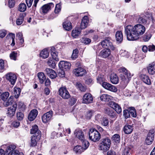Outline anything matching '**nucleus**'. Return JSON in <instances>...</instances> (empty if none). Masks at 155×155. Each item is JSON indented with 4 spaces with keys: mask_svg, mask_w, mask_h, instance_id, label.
Returning <instances> with one entry per match:
<instances>
[{
    "mask_svg": "<svg viewBox=\"0 0 155 155\" xmlns=\"http://www.w3.org/2000/svg\"><path fill=\"white\" fill-rule=\"evenodd\" d=\"M146 30L145 27L140 24L134 26L128 25L125 27V34L129 41H134L139 38L140 35L144 33Z\"/></svg>",
    "mask_w": 155,
    "mask_h": 155,
    "instance_id": "f257e3e1",
    "label": "nucleus"
},
{
    "mask_svg": "<svg viewBox=\"0 0 155 155\" xmlns=\"http://www.w3.org/2000/svg\"><path fill=\"white\" fill-rule=\"evenodd\" d=\"M89 138L92 141L96 142L101 138V135L97 130L91 128L89 132Z\"/></svg>",
    "mask_w": 155,
    "mask_h": 155,
    "instance_id": "f03ea898",
    "label": "nucleus"
},
{
    "mask_svg": "<svg viewBox=\"0 0 155 155\" xmlns=\"http://www.w3.org/2000/svg\"><path fill=\"white\" fill-rule=\"evenodd\" d=\"M101 45L103 48H108L114 50L115 48L111 42V40L109 38H106L101 42Z\"/></svg>",
    "mask_w": 155,
    "mask_h": 155,
    "instance_id": "7ed1b4c3",
    "label": "nucleus"
},
{
    "mask_svg": "<svg viewBox=\"0 0 155 155\" xmlns=\"http://www.w3.org/2000/svg\"><path fill=\"white\" fill-rule=\"evenodd\" d=\"M120 70L121 72L124 74L121 77L122 81L125 84H127L130 81V78L131 77L130 73L124 68H121Z\"/></svg>",
    "mask_w": 155,
    "mask_h": 155,
    "instance_id": "20e7f679",
    "label": "nucleus"
},
{
    "mask_svg": "<svg viewBox=\"0 0 155 155\" xmlns=\"http://www.w3.org/2000/svg\"><path fill=\"white\" fill-rule=\"evenodd\" d=\"M58 94L62 98L65 99H67L70 97V95L65 87L60 88L58 91Z\"/></svg>",
    "mask_w": 155,
    "mask_h": 155,
    "instance_id": "39448f33",
    "label": "nucleus"
},
{
    "mask_svg": "<svg viewBox=\"0 0 155 155\" xmlns=\"http://www.w3.org/2000/svg\"><path fill=\"white\" fill-rule=\"evenodd\" d=\"M5 77L6 79L11 84L14 85L17 79L15 74L12 72L8 73L5 75Z\"/></svg>",
    "mask_w": 155,
    "mask_h": 155,
    "instance_id": "423d86ee",
    "label": "nucleus"
},
{
    "mask_svg": "<svg viewBox=\"0 0 155 155\" xmlns=\"http://www.w3.org/2000/svg\"><path fill=\"white\" fill-rule=\"evenodd\" d=\"M154 134L153 130H151L148 133L145 139V143L148 145L151 144L154 139Z\"/></svg>",
    "mask_w": 155,
    "mask_h": 155,
    "instance_id": "0eeeda50",
    "label": "nucleus"
},
{
    "mask_svg": "<svg viewBox=\"0 0 155 155\" xmlns=\"http://www.w3.org/2000/svg\"><path fill=\"white\" fill-rule=\"evenodd\" d=\"M58 65L60 69L64 70L65 69L67 71L69 70L71 66V64L70 63L64 61L60 62Z\"/></svg>",
    "mask_w": 155,
    "mask_h": 155,
    "instance_id": "6e6552de",
    "label": "nucleus"
},
{
    "mask_svg": "<svg viewBox=\"0 0 155 155\" xmlns=\"http://www.w3.org/2000/svg\"><path fill=\"white\" fill-rule=\"evenodd\" d=\"M93 97L90 93L85 94L83 96V103L86 104H89L93 102Z\"/></svg>",
    "mask_w": 155,
    "mask_h": 155,
    "instance_id": "1a4fd4ad",
    "label": "nucleus"
},
{
    "mask_svg": "<svg viewBox=\"0 0 155 155\" xmlns=\"http://www.w3.org/2000/svg\"><path fill=\"white\" fill-rule=\"evenodd\" d=\"M102 86L105 89L111 91L116 92L117 91V89L116 87L112 84L106 82H103Z\"/></svg>",
    "mask_w": 155,
    "mask_h": 155,
    "instance_id": "9d476101",
    "label": "nucleus"
},
{
    "mask_svg": "<svg viewBox=\"0 0 155 155\" xmlns=\"http://www.w3.org/2000/svg\"><path fill=\"white\" fill-rule=\"evenodd\" d=\"M53 112L50 111L44 114L42 117V120L43 122L46 123L49 121L52 117Z\"/></svg>",
    "mask_w": 155,
    "mask_h": 155,
    "instance_id": "9b49d317",
    "label": "nucleus"
},
{
    "mask_svg": "<svg viewBox=\"0 0 155 155\" xmlns=\"http://www.w3.org/2000/svg\"><path fill=\"white\" fill-rule=\"evenodd\" d=\"M17 106V103H15L8 108L7 113V116L10 117H12L15 115Z\"/></svg>",
    "mask_w": 155,
    "mask_h": 155,
    "instance_id": "f8f14e48",
    "label": "nucleus"
},
{
    "mask_svg": "<svg viewBox=\"0 0 155 155\" xmlns=\"http://www.w3.org/2000/svg\"><path fill=\"white\" fill-rule=\"evenodd\" d=\"M109 105L114 109L118 114H119L121 112V108L118 104L114 102L111 101L109 102Z\"/></svg>",
    "mask_w": 155,
    "mask_h": 155,
    "instance_id": "ddd939ff",
    "label": "nucleus"
},
{
    "mask_svg": "<svg viewBox=\"0 0 155 155\" xmlns=\"http://www.w3.org/2000/svg\"><path fill=\"white\" fill-rule=\"evenodd\" d=\"M54 6V5L52 3H49L42 6L41 8V11L43 14H45L51 9V8H53Z\"/></svg>",
    "mask_w": 155,
    "mask_h": 155,
    "instance_id": "4468645a",
    "label": "nucleus"
},
{
    "mask_svg": "<svg viewBox=\"0 0 155 155\" xmlns=\"http://www.w3.org/2000/svg\"><path fill=\"white\" fill-rule=\"evenodd\" d=\"M30 133L33 134V136H37L38 138L41 136V131L38 130V126L36 125H35L32 127Z\"/></svg>",
    "mask_w": 155,
    "mask_h": 155,
    "instance_id": "2eb2a0df",
    "label": "nucleus"
},
{
    "mask_svg": "<svg viewBox=\"0 0 155 155\" xmlns=\"http://www.w3.org/2000/svg\"><path fill=\"white\" fill-rule=\"evenodd\" d=\"M86 72V70L80 67L75 69L74 73L77 76H82L85 75Z\"/></svg>",
    "mask_w": 155,
    "mask_h": 155,
    "instance_id": "dca6fc26",
    "label": "nucleus"
},
{
    "mask_svg": "<svg viewBox=\"0 0 155 155\" xmlns=\"http://www.w3.org/2000/svg\"><path fill=\"white\" fill-rule=\"evenodd\" d=\"M89 22L87 16H84L82 18L81 24L80 28L81 29L85 28L88 25Z\"/></svg>",
    "mask_w": 155,
    "mask_h": 155,
    "instance_id": "f3484780",
    "label": "nucleus"
},
{
    "mask_svg": "<svg viewBox=\"0 0 155 155\" xmlns=\"http://www.w3.org/2000/svg\"><path fill=\"white\" fill-rule=\"evenodd\" d=\"M38 114V112L37 110L33 109L31 110L29 113L28 118L30 121H33L36 117Z\"/></svg>",
    "mask_w": 155,
    "mask_h": 155,
    "instance_id": "a211bd4d",
    "label": "nucleus"
},
{
    "mask_svg": "<svg viewBox=\"0 0 155 155\" xmlns=\"http://www.w3.org/2000/svg\"><path fill=\"white\" fill-rule=\"evenodd\" d=\"M134 128V126L133 125L126 124L124 126L123 131L125 134H129L132 132Z\"/></svg>",
    "mask_w": 155,
    "mask_h": 155,
    "instance_id": "6ab92c4d",
    "label": "nucleus"
},
{
    "mask_svg": "<svg viewBox=\"0 0 155 155\" xmlns=\"http://www.w3.org/2000/svg\"><path fill=\"white\" fill-rule=\"evenodd\" d=\"M140 78L142 81L145 84L148 85H150L151 84V80L149 77L146 74H141Z\"/></svg>",
    "mask_w": 155,
    "mask_h": 155,
    "instance_id": "aec40b11",
    "label": "nucleus"
},
{
    "mask_svg": "<svg viewBox=\"0 0 155 155\" xmlns=\"http://www.w3.org/2000/svg\"><path fill=\"white\" fill-rule=\"evenodd\" d=\"M110 53V49L105 48L101 51L100 53V54L102 58H106L109 56Z\"/></svg>",
    "mask_w": 155,
    "mask_h": 155,
    "instance_id": "412c9836",
    "label": "nucleus"
},
{
    "mask_svg": "<svg viewBox=\"0 0 155 155\" xmlns=\"http://www.w3.org/2000/svg\"><path fill=\"white\" fill-rule=\"evenodd\" d=\"M148 73L151 75L155 73V63H153L149 64L147 67Z\"/></svg>",
    "mask_w": 155,
    "mask_h": 155,
    "instance_id": "4be33fe9",
    "label": "nucleus"
},
{
    "mask_svg": "<svg viewBox=\"0 0 155 155\" xmlns=\"http://www.w3.org/2000/svg\"><path fill=\"white\" fill-rule=\"evenodd\" d=\"M51 54L54 60L57 61H59V58H58V53L56 51L55 48L54 47L51 48Z\"/></svg>",
    "mask_w": 155,
    "mask_h": 155,
    "instance_id": "5701e85b",
    "label": "nucleus"
},
{
    "mask_svg": "<svg viewBox=\"0 0 155 155\" xmlns=\"http://www.w3.org/2000/svg\"><path fill=\"white\" fill-rule=\"evenodd\" d=\"M63 26L64 28L67 31H69L71 30L72 28L71 23L67 20L63 22Z\"/></svg>",
    "mask_w": 155,
    "mask_h": 155,
    "instance_id": "b1692460",
    "label": "nucleus"
},
{
    "mask_svg": "<svg viewBox=\"0 0 155 155\" xmlns=\"http://www.w3.org/2000/svg\"><path fill=\"white\" fill-rule=\"evenodd\" d=\"M76 136L81 141L84 140L85 137L83 132L81 130H76Z\"/></svg>",
    "mask_w": 155,
    "mask_h": 155,
    "instance_id": "393cba45",
    "label": "nucleus"
},
{
    "mask_svg": "<svg viewBox=\"0 0 155 155\" xmlns=\"http://www.w3.org/2000/svg\"><path fill=\"white\" fill-rule=\"evenodd\" d=\"M138 22L140 23L146 24L147 23V16L144 15H141L139 16L137 20Z\"/></svg>",
    "mask_w": 155,
    "mask_h": 155,
    "instance_id": "a878e982",
    "label": "nucleus"
},
{
    "mask_svg": "<svg viewBox=\"0 0 155 155\" xmlns=\"http://www.w3.org/2000/svg\"><path fill=\"white\" fill-rule=\"evenodd\" d=\"M26 15L25 13L20 14L19 17L16 20V24L18 25H20L23 23L24 20V17Z\"/></svg>",
    "mask_w": 155,
    "mask_h": 155,
    "instance_id": "bb28decb",
    "label": "nucleus"
},
{
    "mask_svg": "<svg viewBox=\"0 0 155 155\" xmlns=\"http://www.w3.org/2000/svg\"><path fill=\"white\" fill-rule=\"evenodd\" d=\"M115 38L117 41L121 42L123 40V35L121 31H118L116 33Z\"/></svg>",
    "mask_w": 155,
    "mask_h": 155,
    "instance_id": "cd10ccee",
    "label": "nucleus"
},
{
    "mask_svg": "<svg viewBox=\"0 0 155 155\" xmlns=\"http://www.w3.org/2000/svg\"><path fill=\"white\" fill-rule=\"evenodd\" d=\"M41 137H40L38 138L37 136H32L31 138V146L32 147L36 146L37 144V141L40 139Z\"/></svg>",
    "mask_w": 155,
    "mask_h": 155,
    "instance_id": "c85d7f7f",
    "label": "nucleus"
},
{
    "mask_svg": "<svg viewBox=\"0 0 155 155\" xmlns=\"http://www.w3.org/2000/svg\"><path fill=\"white\" fill-rule=\"evenodd\" d=\"M81 28L79 27L76 28L74 30L72 31V35L75 38L77 37L80 34L81 31Z\"/></svg>",
    "mask_w": 155,
    "mask_h": 155,
    "instance_id": "c756f323",
    "label": "nucleus"
},
{
    "mask_svg": "<svg viewBox=\"0 0 155 155\" xmlns=\"http://www.w3.org/2000/svg\"><path fill=\"white\" fill-rule=\"evenodd\" d=\"M38 77L39 82L41 84H43L46 79L44 74L42 72H39L38 74Z\"/></svg>",
    "mask_w": 155,
    "mask_h": 155,
    "instance_id": "7c9ffc66",
    "label": "nucleus"
},
{
    "mask_svg": "<svg viewBox=\"0 0 155 155\" xmlns=\"http://www.w3.org/2000/svg\"><path fill=\"white\" fill-rule=\"evenodd\" d=\"M100 98L101 101L105 102L109 101L112 98L111 96L107 94H102L100 96Z\"/></svg>",
    "mask_w": 155,
    "mask_h": 155,
    "instance_id": "2f4dec72",
    "label": "nucleus"
},
{
    "mask_svg": "<svg viewBox=\"0 0 155 155\" xmlns=\"http://www.w3.org/2000/svg\"><path fill=\"white\" fill-rule=\"evenodd\" d=\"M110 81L114 84H117L119 81L118 78L116 74H112L110 77Z\"/></svg>",
    "mask_w": 155,
    "mask_h": 155,
    "instance_id": "473e14b6",
    "label": "nucleus"
},
{
    "mask_svg": "<svg viewBox=\"0 0 155 155\" xmlns=\"http://www.w3.org/2000/svg\"><path fill=\"white\" fill-rule=\"evenodd\" d=\"M105 112L106 114L110 116L112 118L114 117L115 116V112L113 110L109 108H106L105 109Z\"/></svg>",
    "mask_w": 155,
    "mask_h": 155,
    "instance_id": "72a5a7b5",
    "label": "nucleus"
},
{
    "mask_svg": "<svg viewBox=\"0 0 155 155\" xmlns=\"http://www.w3.org/2000/svg\"><path fill=\"white\" fill-rule=\"evenodd\" d=\"M16 146L15 145H11L8 146L6 150V155H8L13 150L16 148Z\"/></svg>",
    "mask_w": 155,
    "mask_h": 155,
    "instance_id": "f704fd0d",
    "label": "nucleus"
},
{
    "mask_svg": "<svg viewBox=\"0 0 155 155\" xmlns=\"http://www.w3.org/2000/svg\"><path fill=\"white\" fill-rule=\"evenodd\" d=\"M99 149L102 150L103 152H106L108 150L110 147L104 144L101 143L99 145Z\"/></svg>",
    "mask_w": 155,
    "mask_h": 155,
    "instance_id": "c9c22d12",
    "label": "nucleus"
},
{
    "mask_svg": "<svg viewBox=\"0 0 155 155\" xmlns=\"http://www.w3.org/2000/svg\"><path fill=\"white\" fill-rule=\"evenodd\" d=\"M49 55V52L46 49L42 50L40 54V56L43 58H47L48 57Z\"/></svg>",
    "mask_w": 155,
    "mask_h": 155,
    "instance_id": "e433bc0d",
    "label": "nucleus"
},
{
    "mask_svg": "<svg viewBox=\"0 0 155 155\" xmlns=\"http://www.w3.org/2000/svg\"><path fill=\"white\" fill-rule=\"evenodd\" d=\"M101 143L105 145L110 147L111 144V141L110 139L108 137H106L102 139L101 140Z\"/></svg>",
    "mask_w": 155,
    "mask_h": 155,
    "instance_id": "4c0bfd02",
    "label": "nucleus"
},
{
    "mask_svg": "<svg viewBox=\"0 0 155 155\" xmlns=\"http://www.w3.org/2000/svg\"><path fill=\"white\" fill-rule=\"evenodd\" d=\"M74 150L76 153H81L84 150V149L81 146L78 145L74 147Z\"/></svg>",
    "mask_w": 155,
    "mask_h": 155,
    "instance_id": "58836bf2",
    "label": "nucleus"
},
{
    "mask_svg": "<svg viewBox=\"0 0 155 155\" xmlns=\"http://www.w3.org/2000/svg\"><path fill=\"white\" fill-rule=\"evenodd\" d=\"M18 108L20 110L24 111L26 109V106L24 104L21 102H19L18 104Z\"/></svg>",
    "mask_w": 155,
    "mask_h": 155,
    "instance_id": "ea45409f",
    "label": "nucleus"
},
{
    "mask_svg": "<svg viewBox=\"0 0 155 155\" xmlns=\"http://www.w3.org/2000/svg\"><path fill=\"white\" fill-rule=\"evenodd\" d=\"M76 86L81 91L84 92L86 90V87L79 82L77 83Z\"/></svg>",
    "mask_w": 155,
    "mask_h": 155,
    "instance_id": "a19ab883",
    "label": "nucleus"
},
{
    "mask_svg": "<svg viewBox=\"0 0 155 155\" xmlns=\"http://www.w3.org/2000/svg\"><path fill=\"white\" fill-rule=\"evenodd\" d=\"M27 9V6L25 4L21 3L19 5L18 10L20 12H24Z\"/></svg>",
    "mask_w": 155,
    "mask_h": 155,
    "instance_id": "79ce46f5",
    "label": "nucleus"
},
{
    "mask_svg": "<svg viewBox=\"0 0 155 155\" xmlns=\"http://www.w3.org/2000/svg\"><path fill=\"white\" fill-rule=\"evenodd\" d=\"M54 59H50L48 61L47 63L48 65L52 68H54L56 66V63Z\"/></svg>",
    "mask_w": 155,
    "mask_h": 155,
    "instance_id": "37998d69",
    "label": "nucleus"
},
{
    "mask_svg": "<svg viewBox=\"0 0 155 155\" xmlns=\"http://www.w3.org/2000/svg\"><path fill=\"white\" fill-rule=\"evenodd\" d=\"M9 36L10 37V38L12 40V42L11 44V45L13 46L15 45V35L13 33H9L7 36H6V38L7 37Z\"/></svg>",
    "mask_w": 155,
    "mask_h": 155,
    "instance_id": "c03bdc74",
    "label": "nucleus"
},
{
    "mask_svg": "<svg viewBox=\"0 0 155 155\" xmlns=\"http://www.w3.org/2000/svg\"><path fill=\"white\" fill-rule=\"evenodd\" d=\"M21 92V89L19 87L15 88L14 91V94H15V97L17 98L18 97Z\"/></svg>",
    "mask_w": 155,
    "mask_h": 155,
    "instance_id": "a18cd8bd",
    "label": "nucleus"
},
{
    "mask_svg": "<svg viewBox=\"0 0 155 155\" xmlns=\"http://www.w3.org/2000/svg\"><path fill=\"white\" fill-rule=\"evenodd\" d=\"M112 139L116 143H118L120 140V137L118 134H115L112 137Z\"/></svg>",
    "mask_w": 155,
    "mask_h": 155,
    "instance_id": "49530a36",
    "label": "nucleus"
},
{
    "mask_svg": "<svg viewBox=\"0 0 155 155\" xmlns=\"http://www.w3.org/2000/svg\"><path fill=\"white\" fill-rule=\"evenodd\" d=\"M78 51L77 49H75L73 51L71 58L72 60H74L77 58L78 56Z\"/></svg>",
    "mask_w": 155,
    "mask_h": 155,
    "instance_id": "de8ad7c7",
    "label": "nucleus"
},
{
    "mask_svg": "<svg viewBox=\"0 0 155 155\" xmlns=\"http://www.w3.org/2000/svg\"><path fill=\"white\" fill-rule=\"evenodd\" d=\"M130 114L131 116L133 117H135L137 116V114L135 109L134 107L130 108Z\"/></svg>",
    "mask_w": 155,
    "mask_h": 155,
    "instance_id": "09e8293b",
    "label": "nucleus"
},
{
    "mask_svg": "<svg viewBox=\"0 0 155 155\" xmlns=\"http://www.w3.org/2000/svg\"><path fill=\"white\" fill-rule=\"evenodd\" d=\"M9 95V93L8 92H5L2 93V95H1V99L5 101H6Z\"/></svg>",
    "mask_w": 155,
    "mask_h": 155,
    "instance_id": "8fccbe9b",
    "label": "nucleus"
},
{
    "mask_svg": "<svg viewBox=\"0 0 155 155\" xmlns=\"http://www.w3.org/2000/svg\"><path fill=\"white\" fill-rule=\"evenodd\" d=\"M16 117L18 120H22L24 118V114L21 112H18L16 114Z\"/></svg>",
    "mask_w": 155,
    "mask_h": 155,
    "instance_id": "3c124183",
    "label": "nucleus"
},
{
    "mask_svg": "<svg viewBox=\"0 0 155 155\" xmlns=\"http://www.w3.org/2000/svg\"><path fill=\"white\" fill-rule=\"evenodd\" d=\"M97 80L98 82L102 85V83L104 82V81L105 80L104 76L102 75H98L97 78Z\"/></svg>",
    "mask_w": 155,
    "mask_h": 155,
    "instance_id": "603ef678",
    "label": "nucleus"
},
{
    "mask_svg": "<svg viewBox=\"0 0 155 155\" xmlns=\"http://www.w3.org/2000/svg\"><path fill=\"white\" fill-rule=\"evenodd\" d=\"M81 141L82 142L83 144V148L84 149V150L86 149L88 147L89 143V142L85 139L84 140H82Z\"/></svg>",
    "mask_w": 155,
    "mask_h": 155,
    "instance_id": "864d4df0",
    "label": "nucleus"
},
{
    "mask_svg": "<svg viewBox=\"0 0 155 155\" xmlns=\"http://www.w3.org/2000/svg\"><path fill=\"white\" fill-rule=\"evenodd\" d=\"M81 42L85 44H89L91 42V40L87 38H82L81 39Z\"/></svg>",
    "mask_w": 155,
    "mask_h": 155,
    "instance_id": "5fc2aeb1",
    "label": "nucleus"
},
{
    "mask_svg": "<svg viewBox=\"0 0 155 155\" xmlns=\"http://www.w3.org/2000/svg\"><path fill=\"white\" fill-rule=\"evenodd\" d=\"M77 101L76 99L74 97H71L69 100L68 103L71 106L74 105Z\"/></svg>",
    "mask_w": 155,
    "mask_h": 155,
    "instance_id": "6e6d98bb",
    "label": "nucleus"
},
{
    "mask_svg": "<svg viewBox=\"0 0 155 155\" xmlns=\"http://www.w3.org/2000/svg\"><path fill=\"white\" fill-rule=\"evenodd\" d=\"M17 53L15 51H12L10 54V57L11 59H13L14 60H16V58L17 57Z\"/></svg>",
    "mask_w": 155,
    "mask_h": 155,
    "instance_id": "4d7b16f0",
    "label": "nucleus"
},
{
    "mask_svg": "<svg viewBox=\"0 0 155 155\" xmlns=\"http://www.w3.org/2000/svg\"><path fill=\"white\" fill-rule=\"evenodd\" d=\"M123 115L125 119H127L130 117V111L127 110H124L123 111Z\"/></svg>",
    "mask_w": 155,
    "mask_h": 155,
    "instance_id": "13d9d810",
    "label": "nucleus"
},
{
    "mask_svg": "<svg viewBox=\"0 0 155 155\" xmlns=\"http://www.w3.org/2000/svg\"><path fill=\"white\" fill-rule=\"evenodd\" d=\"M61 6L59 4L56 5L54 10V12L56 14L58 13L61 10Z\"/></svg>",
    "mask_w": 155,
    "mask_h": 155,
    "instance_id": "bf43d9fd",
    "label": "nucleus"
},
{
    "mask_svg": "<svg viewBox=\"0 0 155 155\" xmlns=\"http://www.w3.org/2000/svg\"><path fill=\"white\" fill-rule=\"evenodd\" d=\"M13 102L14 101L13 99V98H12L11 97H10L9 98L8 101L4 104L5 106L6 107L12 104Z\"/></svg>",
    "mask_w": 155,
    "mask_h": 155,
    "instance_id": "052dcab7",
    "label": "nucleus"
},
{
    "mask_svg": "<svg viewBox=\"0 0 155 155\" xmlns=\"http://www.w3.org/2000/svg\"><path fill=\"white\" fill-rule=\"evenodd\" d=\"M109 123V121L107 118L106 117L103 118L101 121V124L104 126H106L108 125Z\"/></svg>",
    "mask_w": 155,
    "mask_h": 155,
    "instance_id": "680f3d73",
    "label": "nucleus"
},
{
    "mask_svg": "<svg viewBox=\"0 0 155 155\" xmlns=\"http://www.w3.org/2000/svg\"><path fill=\"white\" fill-rule=\"evenodd\" d=\"M58 73V75L61 78H63L65 76V73L64 70L60 69Z\"/></svg>",
    "mask_w": 155,
    "mask_h": 155,
    "instance_id": "e2e57ef3",
    "label": "nucleus"
},
{
    "mask_svg": "<svg viewBox=\"0 0 155 155\" xmlns=\"http://www.w3.org/2000/svg\"><path fill=\"white\" fill-rule=\"evenodd\" d=\"M6 31L4 29L0 30V37L4 38L6 35Z\"/></svg>",
    "mask_w": 155,
    "mask_h": 155,
    "instance_id": "0e129e2a",
    "label": "nucleus"
},
{
    "mask_svg": "<svg viewBox=\"0 0 155 155\" xmlns=\"http://www.w3.org/2000/svg\"><path fill=\"white\" fill-rule=\"evenodd\" d=\"M130 149L129 147H126L124 150L122 155H130L129 152Z\"/></svg>",
    "mask_w": 155,
    "mask_h": 155,
    "instance_id": "69168bd1",
    "label": "nucleus"
},
{
    "mask_svg": "<svg viewBox=\"0 0 155 155\" xmlns=\"http://www.w3.org/2000/svg\"><path fill=\"white\" fill-rule=\"evenodd\" d=\"M20 124V122L17 120L14 121L12 123V126L15 127H18L19 126Z\"/></svg>",
    "mask_w": 155,
    "mask_h": 155,
    "instance_id": "338daca9",
    "label": "nucleus"
},
{
    "mask_svg": "<svg viewBox=\"0 0 155 155\" xmlns=\"http://www.w3.org/2000/svg\"><path fill=\"white\" fill-rule=\"evenodd\" d=\"M146 15H145L147 16V19H148L150 20L151 19L152 20H153V19L152 14L150 13H149L148 12H146Z\"/></svg>",
    "mask_w": 155,
    "mask_h": 155,
    "instance_id": "774afa93",
    "label": "nucleus"
}]
</instances>
